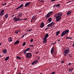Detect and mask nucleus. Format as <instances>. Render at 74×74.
Returning <instances> with one entry per match:
<instances>
[{
	"instance_id": "obj_1",
	"label": "nucleus",
	"mask_w": 74,
	"mask_h": 74,
	"mask_svg": "<svg viewBox=\"0 0 74 74\" xmlns=\"http://www.w3.org/2000/svg\"><path fill=\"white\" fill-rule=\"evenodd\" d=\"M63 15V13L62 12H59L57 13V14L55 15V17L56 18V22H59L62 18V16Z\"/></svg>"
},
{
	"instance_id": "obj_2",
	"label": "nucleus",
	"mask_w": 74,
	"mask_h": 74,
	"mask_svg": "<svg viewBox=\"0 0 74 74\" xmlns=\"http://www.w3.org/2000/svg\"><path fill=\"white\" fill-rule=\"evenodd\" d=\"M69 29H67L63 31L61 34V37H63V36H64L66 34H67V33H69Z\"/></svg>"
},
{
	"instance_id": "obj_3",
	"label": "nucleus",
	"mask_w": 74,
	"mask_h": 74,
	"mask_svg": "<svg viewBox=\"0 0 74 74\" xmlns=\"http://www.w3.org/2000/svg\"><path fill=\"white\" fill-rule=\"evenodd\" d=\"M53 13V12L52 11H51L49 12L47 14L45 15V18H49V17H50V16H51L52 14Z\"/></svg>"
},
{
	"instance_id": "obj_4",
	"label": "nucleus",
	"mask_w": 74,
	"mask_h": 74,
	"mask_svg": "<svg viewBox=\"0 0 74 74\" xmlns=\"http://www.w3.org/2000/svg\"><path fill=\"white\" fill-rule=\"evenodd\" d=\"M25 55L26 56L27 58H30L32 56V55L31 53H25Z\"/></svg>"
},
{
	"instance_id": "obj_5",
	"label": "nucleus",
	"mask_w": 74,
	"mask_h": 74,
	"mask_svg": "<svg viewBox=\"0 0 74 74\" xmlns=\"http://www.w3.org/2000/svg\"><path fill=\"white\" fill-rule=\"evenodd\" d=\"M20 19V18L18 16L17 17H15L13 18V19L15 22H17L18 21H19V19Z\"/></svg>"
},
{
	"instance_id": "obj_6",
	"label": "nucleus",
	"mask_w": 74,
	"mask_h": 74,
	"mask_svg": "<svg viewBox=\"0 0 74 74\" xmlns=\"http://www.w3.org/2000/svg\"><path fill=\"white\" fill-rule=\"evenodd\" d=\"M69 51H70V50H69V48L68 49H66L64 50V53H67L68 54V53H69Z\"/></svg>"
},
{
	"instance_id": "obj_7",
	"label": "nucleus",
	"mask_w": 74,
	"mask_h": 74,
	"mask_svg": "<svg viewBox=\"0 0 74 74\" xmlns=\"http://www.w3.org/2000/svg\"><path fill=\"white\" fill-rule=\"evenodd\" d=\"M38 62V60H35L34 62H32V65H34V64H37V63Z\"/></svg>"
},
{
	"instance_id": "obj_8",
	"label": "nucleus",
	"mask_w": 74,
	"mask_h": 74,
	"mask_svg": "<svg viewBox=\"0 0 74 74\" xmlns=\"http://www.w3.org/2000/svg\"><path fill=\"white\" fill-rule=\"evenodd\" d=\"M71 12H72V11H71V10H69L66 13V15H69L71 14Z\"/></svg>"
},
{
	"instance_id": "obj_9",
	"label": "nucleus",
	"mask_w": 74,
	"mask_h": 74,
	"mask_svg": "<svg viewBox=\"0 0 74 74\" xmlns=\"http://www.w3.org/2000/svg\"><path fill=\"white\" fill-rule=\"evenodd\" d=\"M23 7V4H22L21 5H20L19 7H17L16 10H18L19 9V8H21V7Z\"/></svg>"
},
{
	"instance_id": "obj_10",
	"label": "nucleus",
	"mask_w": 74,
	"mask_h": 74,
	"mask_svg": "<svg viewBox=\"0 0 74 74\" xmlns=\"http://www.w3.org/2000/svg\"><path fill=\"white\" fill-rule=\"evenodd\" d=\"M36 17H35L34 16H33L31 20V22H32V21H33V20H34V22H35V21H36Z\"/></svg>"
},
{
	"instance_id": "obj_11",
	"label": "nucleus",
	"mask_w": 74,
	"mask_h": 74,
	"mask_svg": "<svg viewBox=\"0 0 74 74\" xmlns=\"http://www.w3.org/2000/svg\"><path fill=\"white\" fill-rule=\"evenodd\" d=\"M30 3H31V2H27V3H25V7H27V6H29V5L30 4Z\"/></svg>"
},
{
	"instance_id": "obj_12",
	"label": "nucleus",
	"mask_w": 74,
	"mask_h": 74,
	"mask_svg": "<svg viewBox=\"0 0 74 74\" xmlns=\"http://www.w3.org/2000/svg\"><path fill=\"white\" fill-rule=\"evenodd\" d=\"M43 43H44V44H45V43H46V42H47V38H43Z\"/></svg>"
},
{
	"instance_id": "obj_13",
	"label": "nucleus",
	"mask_w": 74,
	"mask_h": 74,
	"mask_svg": "<svg viewBox=\"0 0 74 74\" xmlns=\"http://www.w3.org/2000/svg\"><path fill=\"white\" fill-rule=\"evenodd\" d=\"M53 52H54V48L53 47L52 48L51 51V54H52V53H53Z\"/></svg>"
},
{
	"instance_id": "obj_14",
	"label": "nucleus",
	"mask_w": 74,
	"mask_h": 74,
	"mask_svg": "<svg viewBox=\"0 0 74 74\" xmlns=\"http://www.w3.org/2000/svg\"><path fill=\"white\" fill-rule=\"evenodd\" d=\"M7 52V49H4L3 51V52L4 54H5V53H6Z\"/></svg>"
},
{
	"instance_id": "obj_15",
	"label": "nucleus",
	"mask_w": 74,
	"mask_h": 74,
	"mask_svg": "<svg viewBox=\"0 0 74 74\" xmlns=\"http://www.w3.org/2000/svg\"><path fill=\"white\" fill-rule=\"evenodd\" d=\"M47 21H48L49 23L51 22V21H52V18H49L47 20Z\"/></svg>"
},
{
	"instance_id": "obj_16",
	"label": "nucleus",
	"mask_w": 74,
	"mask_h": 74,
	"mask_svg": "<svg viewBox=\"0 0 74 74\" xmlns=\"http://www.w3.org/2000/svg\"><path fill=\"white\" fill-rule=\"evenodd\" d=\"M40 27L42 28L44 26V23H42L41 24V25H40Z\"/></svg>"
},
{
	"instance_id": "obj_17",
	"label": "nucleus",
	"mask_w": 74,
	"mask_h": 74,
	"mask_svg": "<svg viewBox=\"0 0 74 74\" xmlns=\"http://www.w3.org/2000/svg\"><path fill=\"white\" fill-rule=\"evenodd\" d=\"M19 43V41L17 40L14 43V45H16V44H18Z\"/></svg>"
},
{
	"instance_id": "obj_18",
	"label": "nucleus",
	"mask_w": 74,
	"mask_h": 74,
	"mask_svg": "<svg viewBox=\"0 0 74 74\" xmlns=\"http://www.w3.org/2000/svg\"><path fill=\"white\" fill-rule=\"evenodd\" d=\"M48 37H49V35H48V34H46L45 38H48Z\"/></svg>"
},
{
	"instance_id": "obj_19",
	"label": "nucleus",
	"mask_w": 74,
	"mask_h": 74,
	"mask_svg": "<svg viewBox=\"0 0 74 74\" xmlns=\"http://www.w3.org/2000/svg\"><path fill=\"white\" fill-rule=\"evenodd\" d=\"M22 15V13H20L19 14H18L17 17H18L19 18H21V17Z\"/></svg>"
},
{
	"instance_id": "obj_20",
	"label": "nucleus",
	"mask_w": 74,
	"mask_h": 74,
	"mask_svg": "<svg viewBox=\"0 0 74 74\" xmlns=\"http://www.w3.org/2000/svg\"><path fill=\"white\" fill-rule=\"evenodd\" d=\"M60 33V31H58L56 32V36H58V35Z\"/></svg>"
},
{
	"instance_id": "obj_21",
	"label": "nucleus",
	"mask_w": 74,
	"mask_h": 74,
	"mask_svg": "<svg viewBox=\"0 0 74 74\" xmlns=\"http://www.w3.org/2000/svg\"><path fill=\"white\" fill-rule=\"evenodd\" d=\"M12 38H11V37H10L9 38L8 41H12V40L11 39Z\"/></svg>"
},
{
	"instance_id": "obj_22",
	"label": "nucleus",
	"mask_w": 74,
	"mask_h": 74,
	"mask_svg": "<svg viewBox=\"0 0 74 74\" xmlns=\"http://www.w3.org/2000/svg\"><path fill=\"white\" fill-rule=\"evenodd\" d=\"M9 58V56H8L7 57H6L5 58V61L8 60Z\"/></svg>"
},
{
	"instance_id": "obj_23",
	"label": "nucleus",
	"mask_w": 74,
	"mask_h": 74,
	"mask_svg": "<svg viewBox=\"0 0 74 74\" xmlns=\"http://www.w3.org/2000/svg\"><path fill=\"white\" fill-rule=\"evenodd\" d=\"M16 58L18 59H20V60H21V57H19L18 56H16Z\"/></svg>"
},
{
	"instance_id": "obj_24",
	"label": "nucleus",
	"mask_w": 74,
	"mask_h": 74,
	"mask_svg": "<svg viewBox=\"0 0 74 74\" xmlns=\"http://www.w3.org/2000/svg\"><path fill=\"white\" fill-rule=\"evenodd\" d=\"M52 26V25H51V23L49 24L48 25H47V27H51Z\"/></svg>"
},
{
	"instance_id": "obj_25",
	"label": "nucleus",
	"mask_w": 74,
	"mask_h": 74,
	"mask_svg": "<svg viewBox=\"0 0 74 74\" xmlns=\"http://www.w3.org/2000/svg\"><path fill=\"white\" fill-rule=\"evenodd\" d=\"M50 24H51V26H52L53 25H55V23L52 22L50 23Z\"/></svg>"
},
{
	"instance_id": "obj_26",
	"label": "nucleus",
	"mask_w": 74,
	"mask_h": 74,
	"mask_svg": "<svg viewBox=\"0 0 74 74\" xmlns=\"http://www.w3.org/2000/svg\"><path fill=\"white\" fill-rule=\"evenodd\" d=\"M8 14H6V15H5V16L6 18V19H7V18H8Z\"/></svg>"
},
{
	"instance_id": "obj_27",
	"label": "nucleus",
	"mask_w": 74,
	"mask_h": 74,
	"mask_svg": "<svg viewBox=\"0 0 74 74\" xmlns=\"http://www.w3.org/2000/svg\"><path fill=\"white\" fill-rule=\"evenodd\" d=\"M23 51V53H24V54H25V53H26V52L27 51H26V50H24Z\"/></svg>"
},
{
	"instance_id": "obj_28",
	"label": "nucleus",
	"mask_w": 74,
	"mask_h": 74,
	"mask_svg": "<svg viewBox=\"0 0 74 74\" xmlns=\"http://www.w3.org/2000/svg\"><path fill=\"white\" fill-rule=\"evenodd\" d=\"M4 12V10H2L1 11L0 13L3 14V13Z\"/></svg>"
},
{
	"instance_id": "obj_29",
	"label": "nucleus",
	"mask_w": 74,
	"mask_h": 74,
	"mask_svg": "<svg viewBox=\"0 0 74 74\" xmlns=\"http://www.w3.org/2000/svg\"><path fill=\"white\" fill-rule=\"evenodd\" d=\"M73 69H73V68H71V69H70L69 70V71H71H71H73Z\"/></svg>"
},
{
	"instance_id": "obj_30",
	"label": "nucleus",
	"mask_w": 74,
	"mask_h": 74,
	"mask_svg": "<svg viewBox=\"0 0 74 74\" xmlns=\"http://www.w3.org/2000/svg\"><path fill=\"white\" fill-rule=\"evenodd\" d=\"M30 48L29 47L26 49H25V50L27 51H29V49H30Z\"/></svg>"
},
{
	"instance_id": "obj_31",
	"label": "nucleus",
	"mask_w": 74,
	"mask_h": 74,
	"mask_svg": "<svg viewBox=\"0 0 74 74\" xmlns=\"http://www.w3.org/2000/svg\"><path fill=\"white\" fill-rule=\"evenodd\" d=\"M71 38H72L71 37H67L66 38V39H71Z\"/></svg>"
},
{
	"instance_id": "obj_32",
	"label": "nucleus",
	"mask_w": 74,
	"mask_h": 74,
	"mask_svg": "<svg viewBox=\"0 0 74 74\" xmlns=\"http://www.w3.org/2000/svg\"><path fill=\"white\" fill-rule=\"evenodd\" d=\"M22 45H23V46H25V45H26V42H24L23 43Z\"/></svg>"
},
{
	"instance_id": "obj_33",
	"label": "nucleus",
	"mask_w": 74,
	"mask_h": 74,
	"mask_svg": "<svg viewBox=\"0 0 74 74\" xmlns=\"http://www.w3.org/2000/svg\"><path fill=\"white\" fill-rule=\"evenodd\" d=\"M56 7H59L60 6V4L59 3L58 4L56 5Z\"/></svg>"
},
{
	"instance_id": "obj_34",
	"label": "nucleus",
	"mask_w": 74,
	"mask_h": 74,
	"mask_svg": "<svg viewBox=\"0 0 74 74\" xmlns=\"http://www.w3.org/2000/svg\"><path fill=\"white\" fill-rule=\"evenodd\" d=\"M3 14H4L3 13H0V16H3Z\"/></svg>"
},
{
	"instance_id": "obj_35",
	"label": "nucleus",
	"mask_w": 74,
	"mask_h": 74,
	"mask_svg": "<svg viewBox=\"0 0 74 74\" xmlns=\"http://www.w3.org/2000/svg\"><path fill=\"white\" fill-rule=\"evenodd\" d=\"M33 39H32L30 40V42H33Z\"/></svg>"
},
{
	"instance_id": "obj_36",
	"label": "nucleus",
	"mask_w": 74,
	"mask_h": 74,
	"mask_svg": "<svg viewBox=\"0 0 74 74\" xmlns=\"http://www.w3.org/2000/svg\"><path fill=\"white\" fill-rule=\"evenodd\" d=\"M64 55L65 56H67V53H64Z\"/></svg>"
},
{
	"instance_id": "obj_37",
	"label": "nucleus",
	"mask_w": 74,
	"mask_h": 74,
	"mask_svg": "<svg viewBox=\"0 0 74 74\" xmlns=\"http://www.w3.org/2000/svg\"><path fill=\"white\" fill-rule=\"evenodd\" d=\"M55 73V72H53L51 73V74H54Z\"/></svg>"
},
{
	"instance_id": "obj_38",
	"label": "nucleus",
	"mask_w": 74,
	"mask_h": 74,
	"mask_svg": "<svg viewBox=\"0 0 74 74\" xmlns=\"http://www.w3.org/2000/svg\"><path fill=\"white\" fill-rule=\"evenodd\" d=\"M40 2H42V3H43V2H44V1L43 0H41L40 1Z\"/></svg>"
},
{
	"instance_id": "obj_39",
	"label": "nucleus",
	"mask_w": 74,
	"mask_h": 74,
	"mask_svg": "<svg viewBox=\"0 0 74 74\" xmlns=\"http://www.w3.org/2000/svg\"><path fill=\"white\" fill-rule=\"evenodd\" d=\"M49 29V27H47L45 29V30H47V29Z\"/></svg>"
},
{
	"instance_id": "obj_40",
	"label": "nucleus",
	"mask_w": 74,
	"mask_h": 74,
	"mask_svg": "<svg viewBox=\"0 0 74 74\" xmlns=\"http://www.w3.org/2000/svg\"><path fill=\"white\" fill-rule=\"evenodd\" d=\"M72 1H68L67 2V3H70V2H71Z\"/></svg>"
},
{
	"instance_id": "obj_41",
	"label": "nucleus",
	"mask_w": 74,
	"mask_h": 74,
	"mask_svg": "<svg viewBox=\"0 0 74 74\" xmlns=\"http://www.w3.org/2000/svg\"><path fill=\"white\" fill-rule=\"evenodd\" d=\"M23 19H19V21H23Z\"/></svg>"
},
{
	"instance_id": "obj_42",
	"label": "nucleus",
	"mask_w": 74,
	"mask_h": 74,
	"mask_svg": "<svg viewBox=\"0 0 74 74\" xmlns=\"http://www.w3.org/2000/svg\"><path fill=\"white\" fill-rule=\"evenodd\" d=\"M64 63V61H62L61 63Z\"/></svg>"
},
{
	"instance_id": "obj_43",
	"label": "nucleus",
	"mask_w": 74,
	"mask_h": 74,
	"mask_svg": "<svg viewBox=\"0 0 74 74\" xmlns=\"http://www.w3.org/2000/svg\"><path fill=\"white\" fill-rule=\"evenodd\" d=\"M27 18L23 19V20H27Z\"/></svg>"
},
{
	"instance_id": "obj_44",
	"label": "nucleus",
	"mask_w": 74,
	"mask_h": 74,
	"mask_svg": "<svg viewBox=\"0 0 74 74\" xmlns=\"http://www.w3.org/2000/svg\"><path fill=\"white\" fill-rule=\"evenodd\" d=\"M30 47H34V45H31L30 46Z\"/></svg>"
},
{
	"instance_id": "obj_45",
	"label": "nucleus",
	"mask_w": 74,
	"mask_h": 74,
	"mask_svg": "<svg viewBox=\"0 0 74 74\" xmlns=\"http://www.w3.org/2000/svg\"><path fill=\"white\" fill-rule=\"evenodd\" d=\"M68 64H69V66H70V65H71V63H69Z\"/></svg>"
},
{
	"instance_id": "obj_46",
	"label": "nucleus",
	"mask_w": 74,
	"mask_h": 74,
	"mask_svg": "<svg viewBox=\"0 0 74 74\" xmlns=\"http://www.w3.org/2000/svg\"><path fill=\"white\" fill-rule=\"evenodd\" d=\"M25 35H23L22 36V38H23V37H24V36Z\"/></svg>"
},
{
	"instance_id": "obj_47",
	"label": "nucleus",
	"mask_w": 74,
	"mask_h": 74,
	"mask_svg": "<svg viewBox=\"0 0 74 74\" xmlns=\"http://www.w3.org/2000/svg\"><path fill=\"white\" fill-rule=\"evenodd\" d=\"M27 31L28 32H30V31H31V29H29Z\"/></svg>"
},
{
	"instance_id": "obj_48",
	"label": "nucleus",
	"mask_w": 74,
	"mask_h": 74,
	"mask_svg": "<svg viewBox=\"0 0 74 74\" xmlns=\"http://www.w3.org/2000/svg\"><path fill=\"white\" fill-rule=\"evenodd\" d=\"M73 46V47H74V43H73V45H72Z\"/></svg>"
},
{
	"instance_id": "obj_49",
	"label": "nucleus",
	"mask_w": 74,
	"mask_h": 74,
	"mask_svg": "<svg viewBox=\"0 0 74 74\" xmlns=\"http://www.w3.org/2000/svg\"><path fill=\"white\" fill-rule=\"evenodd\" d=\"M16 34H18V32H16Z\"/></svg>"
},
{
	"instance_id": "obj_50",
	"label": "nucleus",
	"mask_w": 74,
	"mask_h": 74,
	"mask_svg": "<svg viewBox=\"0 0 74 74\" xmlns=\"http://www.w3.org/2000/svg\"><path fill=\"white\" fill-rule=\"evenodd\" d=\"M35 53H36V54L38 53V52H36Z\"/></svg>"
},
{
	"instance_id": "obj_51",
	"label": "nucleus",
	"mask_w": 74,
	"mask_h": 74,
	"mask_svg": "<svg viewBox=\"0 0 74 74\" xmlns=\"http://www.w3.org/2000/svg\"><path fill=\"white\" fill-rule=\"evenodd\" d=\"M3 5L4 6V5H5L4 4H3Z\"/></svg>"
},
{
	"instance_id": "obj_52",
	"label": "nucleus",
	"mask_w": 74,
	"mask_h": 74,
	"mask_svg": "<svg viewBox=\"0 0 74 74\" xmlns=\"http://www.w3.org/2000/svg\"><path fill=\"white\" fill-rule=\"evenodd\" d=\"M27 34V33L25 34L24 35H25V36Z\"/></svg>"
},
{
	"instance_id": "obj_53",
	"label": "nucleus",
	"mask_w": 74,
	"mask_h": 74,
	"mask_svg": "<svg viewBox=\"0 0 74 74\" xmlns=\"http://www.w3.org/2000/svg\"><path fill=\"white\" fill-rule=\"evenodd\" d=\"M55 25H53V27H55Z\"/></svg>"
},
{
	"instance_id": "obj_54",
	"label": "nucleus",
	"mask_w": 74,
	"mask_h": 74,
	"mask_svg": "<svg viewBox=\"0 0 74 74\" xmlns=\"http://www.w3.org/2000/svg\"><path fill=\"white\" fill-rule=\"evenodd\" d=\"M14 15H13L12 16V17H14Z\"/></svg>"
},
{
	"instance_id": "obj_55",
	"label": "nucleus",
	"mask_w": 74,
	"mask_h": 74,
	"mask_svg": "<svg viewBox=\"0 0 74 74\" xmlns=\"http://www.w3.org/2000/svg\"><path fill=\"white\" fill-rule=\"evenodd\" d=\"M54 1V0H52L51 1V2H52V1Z\"/></svg>"
},
{
	"instance_id": "obj_56",
	"label": "nucleus",
	"mask_w": 74,
	"mask_h": 74,
	"mask_svg": "<svg viewBox=\"0 0 74 74\" xmlns=\"http://www.w3.org/2000/svg\"><path fill=\"white\" fill-rule=\"evenodd\" d=\"M1 43H0V45H1Z\"/></svg>"
},
{
	"instance_id": "obj_57",
	"label": "nucleus",
	"mask_w": 74,
	"mask_h": 74,
	"mask_svg": "<svg viewBox=\"0 0 74 74\" xmlns=\"http://www.w3.org/2000/svg\"><path fill=\"white\" fill-rule=\"evenodd\" d=\"M39 12H41V10H40L39 11Z\"/></svg>"
},
{
	"instance_id": "obj_58",
	"label": "nucleus",
	"mask_w": 74,
	"mask_h": 74,
	"mask_svg": "<svg viewBox=\"0 0 74 74\" xmlns=\"http://www.w3.org/2000/svg\"><path fill=\"white\" fill-rule=\"evenodd\" d=\"M69 56H70V57H72V56H71V55H70Z\"/></svg>"
},
{
	"instance_id": "obj_59",
	"label": "nucleus",
	"mask_w": 74,
	"mask_h": 74,
	"mask_svg": "<svg viewBox=\"0 0 74 74\" xmlns=\"http://www.w3.org/2000/svg\"><path fill=\"white\" fill-rule=\"evenodd\" d=\"M60 41V40H58V42H59V41Z\"/></svg>"
},
{
	"instance_id": "obj_60",
	"label": "nucleus",
	"mask_w": 74,
	"mask_h": 74,
	"mask_svg": "<svg viewBox=\"0 0 74 74\" xmlns=\"http://www.w3.org/2000/svg\"><path fill=\"white\" fill-rule=\"evenodd\" d=\"M54 44V43H52V44H51V45H53Z\"/></svg>"
},
{
	"instance_id": "obj_61",
	"label": "nucleus",
	"mask_w": 74,
	"mask_h": 74,
	"mask_svg": "<svg viewBox=\"0 0 74 74\" xmlns=\"http://www.w3.org/2000/svg\"><path fill=\"white\" fill-rule=\"evenodd\" d=\"M5 5H6V3H5Z\"/></svg>"
},
{
	"instance_id": "obj_62",
	"label": "nucleus",
	"mask_w": 74,
	"mask_h": 74,
	"mask_svg": "<svg viewBox=\"0 0 74 74\" xmlns=\"http://www.w3.org/2000/svg\"><path fill=\"white\" fill-rule=\"evenodd\" d=\"M54 44H56V42H55L54 43Z\"/></svg>"
},
{
	"instance_id": "obj_63",
	"label": "nucleus",
	"mask_w": 74,
	"mask_h": 74,
	"mask_svg": "<svg viewBox=\"0 0 74 74\" xmlns=\"http://www.w3.org/2000/svg\"><path fill=\"white\" fill-rule=\"evenodd\" d=\"M38 59H40V57H38Z\"/></svg>"
},
{
	"instance_id": "obj_64",
	"label": "nucleus",
	"mask_w": 74,
	"mask_h": 74,
	"mask_svg": "<svg viewBox=\"0 0 74 74\" xmlns=\"http://www.w3.org/2000/svg\"><path fill=\"white\" fill-rule=\"evenodd\" d=\"M40 74H42V73H40Z\"/></svg>"
}]
</instances>
